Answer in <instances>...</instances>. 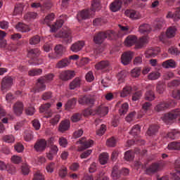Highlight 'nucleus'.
I'll return each instance as SVG.
<instances>
[{"instance_id":"37998d69","label":"nucleus","mask_w":180,"mask_h":180,"mask_svg":"<svg viewBox=\"0 0 180 180\" xmlns=\"http://www.w3.org/2000/svg\"><path fill=\"white\" fill-rule=\"evenodd\" d=\"M54 77H56V75L53 73H49L40 78L43 79L46 84H49L54 79Z\"/></svg>"},{"instance_id":"a211bd4d","label":"nucleus","mask_w":180,"mask_h":180,"mask_svg":"<svg viewBox=\"0 0 180 180\" xmlns=\"http://www.w3.org/2000/svg\"><path fill=\"white\" fill-rule=\"evenodd\" d=\"M40 54H41V51L39 48L31 49L27 52L28 57L32 59L37 58Z\"/></svg>"},{"instance_id":"e2e57ef3","label":"nucleus","mask_w":180,"mask_h":180,"mask_svg":"<svg viewBox=\"0 0 180 180\" xmlns=\"http://www.w3.org/2000/svg\"><path fill=\"white\" fill-rule=\"evenodd\" d=\"M21 171L22 175H29V173L30 172V168H29V165H22L21 167Z\"/></svg>"},{"instance_id":"c9c22d12","label":"nucleus","mask_w":180,"mask_h":180,"mask_svg":"<svg viewBox=\"0 0 180 180\" xmlns=\"http://www.w3.org/2000/svg\"><path fill=\"white\" fill-rule=\"evenodd\" d=\"M167 89V86L165 84L159 82L156 85V92L159 94V95H162L164 92H165V89Z\"/></svg>"},{"instance_id":"864d4df0","label":"nucleus","mask_w":180,"mask_h":180,"mask_svg":"<svg viewBox=\"0 0 180 180\" xmlns=\"http://www.w3.org/2000/svg\"><path fill=\"white\" fill-rule=\"evenodd\" d=\"M68 174V169L67 167L63 166L60 167V169L58 171V175L60 178H65L67 175Z\"/></svg>"},{"instance_id":"58836bf2","label":"nucleus","mask_w":180,"mask_h":180,"mask_svg":"<svg viewBox=\"0 0 180 180\" xmlns=\"http://www.w3.org/2000/svg\"><path fill=\"white\" fill-rule=\"evenodd\" d=\"M139 32L142 34L150 33V32H151V27L148 24H143L140 25Z\"/></svg>"},{"instance_id":"b1692460","label":"nucleus","mask_w":180,"mask_h":180,"mask_svg":"<svg viewBox=\"0 0 180 180\" xmlns=\"http://www.w3.org/2000/svg\"><path fill=\"white\" fill-rule=\"evenodd\" d=\"M95 115H100V116H106L109 113V108L108 107H98L94 110Z\"/></svg>"},{"instance_id":"f704fd0d","label":"nucleus","mask_w":180,"mask_h":180,"mask_svg":"<svg viewBox=\"0 0 180 180\" xmlns=\"http://www.w3.org/2000/svg\"><path fill=\"white\" fill-rule=\"evenodd\" d=\"M75 105H77V99L76 98L70 99L65 105V110H71V109H74V108L75 107Z\"/></svg>"},{"instance_id":"a19ab883","label":"nucleus","mask_w":180,"mask_h":180,"mask_svg":"<svg viewBox=\"0 0 180 180\" xmlns=\"http://www.w3.org/2000/svg\"><path fill=\"white\" fill-rule=\"evenodd\" d=\"M1 140L4 143H8V144L13 143H15V136H13L12 134L4 135L1 138Z\"/></svg>"},{"instance_id":"774afa93","label":"nucleus","mask_w":180,"mask_h":180,"mask_svg":"<svg viewBox=\"0 0 180 180\" xmlns=\"http://www.w3.org/2000/svg\"><path fill=\"white\" fill-rule=\"evenodd\" d=\"M172 96L177 101H180V89L174 90L172 93Z\"/></svg>"},{"instance_id":"6ab92c4d","label":"nucleus","mask_w":180,"mask_h":180,"mask_svg":"<svg viewBox=\"0 0 180 180\" xmlns=\"http://www.w3.org/2000/svg\"><path fill=\"white\" fill-rule=\"evenodd\" d=\"M159 169L160 165L158 163H153L149 167L146 169V174H147V175H152V174L158 172Z\"/></svg>"},{"instance_id":"4d7b16f0","label":"nucleus","mask_w":180,"mask_h":180,"mask_svg":"<svg viewBox=\"0 0 180 180\" xmlns=\"http://www.w3.org/2000/svg\"><path fill=\"white\" fill-rule=\"evenodd\" d=\"M60 119H61V115L57 114L49 121V123L52 124V126H56V124H58Z\"/></svg>"},{"instance_id":"8fccbe9b","label":"nucleus","mask_w":180,"mask_h":180,"mask_svg":"<svg viewBox=\"0 0 180 180\" xmlns=\"http://www.w3.org/2000/svg\"><path fill=\"white\" fill-rule=\"evenodd\" d=\"M37 17V13L34 12H28L24 15V19L29 22V20H32V19H36Z\"/></svg>"},{"instance_id":"c756f323","label":"nucleus","mask_w":180,"mask_h":180,"mask_svg":"<svg viewBox=\"0 0 180 180\" xmlns=\"http://www.w3.org/2000/svg\"><path fill=\"white\" fill-rule=\"evenodd\" d=\"M162 67L166 69L175 68L176 67V62L172 59L167 60L162 63Z\"/></svg>"},{"instance_id":"49530a36","label":"nucleus","mask_w":180,"mask_h":180,"mask_svg":"<svg viewBox=\"0 0 180 180\" xmlns=\"http://www.w3.org/2000/svg\"><path fill=\"white\" fill-rule=\"evenodd\" d=\"M40 36L34 35L30 39L29 44L31 46H36V44H39V43H40Z\"/></svg>"},{"instance_id":"ea45409f","label":"nucleus","mask_w":180,"mask_h":180,"mask_svg":"<svg viewBox=\"0 0 180 180\" xmlns=\"http://www.w3.org/2000/svg\"><path fill=\"white\" fill-rule=\"evenodd\" d=\"M43 74V70L41 68H34L28 71V75L30 77H36L37 75H41Z\"/></svg>"},{"instance_id":"39448f33","label":"nucleus","mask_w":180,"mask_h":180,"mask_svg":"<svg viewBox=\"0 0 180 180\" xmlns=\"http://www.w3.org/2000/svg\"><path fill=\"white\" fill-rule=\"evenodd\" d=\"M12 85H13V79L11 77H4L1 83V91L4 94L8 92L12 87Z\"/></svg>"},{"instance_id":"bb28decb","label":"nucleus","mask_w":180,"mask_h":180,"mask_svg":"<svg viewBox=\"0 0 180 180\" xmlns=\"http://www.w3.org/2000/svg\"><path fill=\"white\" fill-rule=\"evenodd\" d=\"M176 27L175 26L169 27L166 31V37L168 39H172L173 37H175V34H176Z\"/></svg>"},{"instance_id":"c85d7f7f","label":"nucleus","mask_w":180,"mask_h":180,"mask_svg":"<svg viewBox=\"0 0 180 180\" xmlns=\"http://www.w3.org/2000/svg\"><path fill=\"white\" fill-rule=\"evenodd\" d=\"M160 51L161 50L160 48L148 49L146 52V57L147 58H150V57H155V56H158V53H160Z\"/></svg>"},{"instance_id":"72a5a7b5","label":"nucleus","mask_w":180,"mask_h":180,"mask_svg":"<svg viewBox=\"0 0 180 180\" xmlns=\"http://www.w3.org/2000/svg\"><path fill=\"white\" fill-rule=\"evenodd\" d=\"M120 175H122L120 170H119L118 166H114L112 168L111 176L112 179L117 180L120 178Z\"/></svg>"},{"instance_id":"0e129e2a","label":"nucleus","mask_w":180,"mask_h":180,"mask_svg":"<svg viewBox=\"0 0 180 180\" xmlns=\"http://www.w3.org/2000/svg\"><path fill=\"white\" fill-rule=\"evenodd\" d=\"M70 120H72V123L79 122L81 120V115L79 113L73 114L70 118Z\"/></svg>"},{"instance_id":"a18cd8bd","label":"nucleus","mask_w":180,"mask_h":180,"mask_svg":"<svg viewBox=\"0 0 180 180\" xmlns=\"http://www.w3.org/2000/svg\"><path fill=\"white\" fill-rule=\"evenodd\" d=\"M154 99H155V94H154V91L151 90L146 91L145 94V100L151 102L152 101H154Z\"/></svg>"},{"instance_id":"79ce46f5","label":"nucleus","mask_w":180,"mask_h":180,"mask_svg":"<svg viewBox=\"0 0 180 180\" xmlns=\"http://www.w3.org/2000/svg\"><path fill=\"white\" fill-rule=\"evenodd\" d=\"M132 88L130 86H126L125 87L123 88L120 96L121 98H126L128 95H130L131 94Z\"/></svg>"},{"instance_id":"2f4dec72","label":"nucleus","mask_w":180,"mask_h":180,"mask_svg":"<svg viewBox=\"0 0 180 180\" xmlns=\"http://www.w3.org/2000/svg\"><path fill=\"white\" fill-rule=\"evenodd\" d=\"M63 25H64V20H57L55 22V25H51V32L52 33H56V32H57V30H58V29H60V27H63Z\"/></svg>"},{"instance_id":"412c9836","label":"nucleus","mask_w":180,"mask_h":180,"mask_svg":"<svg viewBox=\"0 0 180 180\" xmlns=\"http://www.w3.org/2000/svg\"><path fill=\"white\" fill-rule=\"evenodd\" d=\"M146 44H148V37H142L138 41L136 40V44L135 45L136 49H143L146 46Z\"/></svg>"},{"instance_id":"4be33fe9","label":"nucleus","mask_w":180,"mask_h":180,"mask_svg":"<svg viewBox=\"0 0 180 180\" xmlns=\"http://www.w3.org/2000/svg\"><path fill=\"white\" fill-rule=\"evenodd\" d=\"M91 15L89 14V10H83L78 13L77 15V18L79 21L89 19Z\"/></svg>"},{"instance_id":"13d9d810","label":"nucleus","mask_w":180,"mask_h":180,"mask_svg":"<svg viewBox=\"0 0 180 180\" xmlns=\"http://www.w3.org/2000/svg\"><path fill=\"white\" fill-rule=\"evenodd\" d=\"M106 146L108 147H116V139L115 137H111L106 141Z\"/></svg>"},{"instance_id":"aec40b11","label":"nucleus","mask_w":180,"mask_h":180,"mask_svg":"<svg viewBox=\"0 0 180 180\" xmlns=\"http://www.w3.org/2000/svg\"><path fill=\"white\" fill-rule=\"evenodd\" d=\"M15 29L18 32H21L22 33H27V32H30V27H29V25L23 22H18L15 25Z\"/></svg>"},{"instance_id":"6e6d98bb","label":"nucleus","mask_w":180,"mask_h":180,"mask_svg":"<svg viewBox=\"0 0 180 180\" xmlns=\"http://www.w3.org/2000/svg\"><path fill=\"white\" fill-rule=\"evenodd\" d=\"M141 74V69H140V68H135L131 71V75L134 78H137L140 77Z\"/></svg>"},{"instance_id":"680f3d73","label":"nucleus","mask_w":180,"mask_h":180,"mask_svg":"<svg viewBox=\"0 0 180 180\" xmlns=\"http://www.w3.org/2000/svg\"><path fill=\"white\" fill-rule=\"evenodd\" d=\"M105 131H106V125L102 124L100 129H97L96 133L97 136H103V134H105Z\"/></svg>"},{"instance_id":"393cba45","label":"nucleus","mask_w":180,"mask_h":180,"mask_svg":"<svg viewBox=\"0 0 180 180\" xmlns=\"http://www.w3.org/2000/svg\"><path fill=\"white\" fill-rule=\"evenodd\" d=\"M126 16L130 18L133 20H136L137 19H140V15L136 12L134 10H126L124 12Z\"/></svg>"},{"instance_id":"09e8293b","label":"nucleus","mask_w":180,"mask_h":180,"mask_svg":"<svg viewBox=\"0 0 180 180\" xmlns=\"http://www.w3.org/2000/svg\"><path fill=\"white\" fill-rule=\"evenodd\" d=\"M141 131V127H140V125L136 124L132 127L130 131V134H132V136H139Z\"/></svg>"},{"instance_id":"69168bd1","label":"nucleus","mask_w":180,"mask_h":180,"mask_svg":"<svg viewBox=\"0 0 180 180\" xmlns=\"http://www.w3.org/2000/svg\"><path fill=\"white\" fill-rule=\"evenodd\" d=\"M91 154H92V150L91 149L86 150L83 153H82V154L80 155V158L82 159L88 158V157L91 155Z\"/></svg>"},{"instance_id":"a878e982","label":"nucleus","mask_w":180,"mask_h":180,"mask_svg":"<svg viewBox=\"0 0 180 180\" xmlns=\"http://www.w3.org/2000/svg\"><path fill=\"white\" fill-rule=\"evenodd\" d=\"M79 86H81V78L79 77L75 78L69 84V89L72 91Z\"/></svg>"},{"instance_id":"5fc2aeb1","label":"nucleus","mask_w":180,"mask_h":180,"mask_svg":"<svg viewBox=\"0 0 180 180\" xmlns=\"http://www.w3.org/2000/svg\"><path fill=\"white\" fill-rule=\"evenodd\" d=\"M23 12V5L21 4H16L14 8V15H20Z\"/></svg>"},{"instance_id":"bf43d9fd","label":"nucleus","mask_w":180,"mask_h":180,"mask_svg":"<svg viewBox=\"0 0 180 180\" xmlns=\"http://www.w3.org/2000/svg\"><path fill=\"white\" fill-rule=\"evenodd\" d=\"M24 139L26 141H32L33 139V134L30 131H25L24 133Z\"/></svg>"},{"instance_id":"9b49d317","label":"nucleus","mask_w":180,"mask_h":180,"mask_svg":"<svg viewBox=\"0 0 180 180\" xmlns=\"http://www.w3.org/2000/svg\"><path fill=\"white\" fill-rule=\"evenodd\" d=\"M71 64V60L68 58H65L58 61L56 64L55 68H58V70H63L64 68H67Z\"/></svg>"},{"instance_id":"f03ea898","label":"nucleus","mask_w":180,"mask_h":180,"mask_svg":"<svg viewBox=\"0 0 180 180\" xmlns=\"http://www.w3.org/2000/svg\"><path fill=\"white\" fill-rule=\"evenodd\" d=\"M178 117V123L180 124V109L176 108L172 110L171 112L165 114L161 119L165 123H166V124H170L174 122V120H175V119H177Z\"/></svg>"},{"instance_id":"4468645a","label":"nucleus","mask_w":180,"mask_h":180,"mask_svg":"<svg viewBox=\"0 0 180 180\" xmlns=\"http://www.w3.org/2000/svg\"><path fill=\"white\" fill-rule=\"evenodd\" d=\"M123 1L121 0H115L110 5V9L112 12H119L122 9Z\"/></svg>"},{"instance_id":"4c0bfd02","label":"nucleus","mask_w":180,"mask_h":180,"mask_svg":"<svg viewBox=\"0 0 180 180\" xmlns=\"http://www.w3.org/2000/svg\"><path fill=\"white\" fill-rule=\"evenodd\" d=\"M164 25H165V20L162 18L155 20L154 22V27L156 30L162 29Z\"/></svg>"},{"instance_id":"6e6552de","label":"nucleus","mask_w":180,"mask_h":180,"mask_svg":"<svg viewBox=\"0 0 180 180\" xmlns=\"http://www.w3.org/2000/svg\"><path fill=\"white\" fill-rule=\"evenodd\" d=\"M133 60V52L127 51L122 54L121 56V63L123 65H129Z\"/></svg>"},{"instance_id":"7c9ffc66","label":"nucleus","mask_w":180,"mask_h":180,"mask_svg":"<svg viewBox=\"0 0 180 180\" xmlns=\"http://www.w3.org/2000/svg\"><path fill=\"white\" fill-rule=\"evenodd\" d=\"M158 130H160V127L158 125H151L147 131V134L148 136H155V134L158 133Z\"/></svg>"},{"instance_id":"052dcab7","label":"nucleus","mask_w":180,"mask_h":180,"mask_svg":"<svg viewBox=\"0 0 180 180\" xmlns=\"http://www.w3.org/2000/svg\"><path fill=\"white\" fill-rule=\"evenodd\" d=\"M141 96H143V91H138L132 95V101H134V102H136V101H139V99H141Z\"/></svg>"},{"instance_id":"e433bc0d","label":"nucleus","mask_w":180,"mask_h":180,"mask_svg":"<svg viewBox=\"0 0 180 180\" xmlns=\"http://www.w3.org/2000/svg\"><path fill=\"white\" fill-rule=\"evenodd\" d=\"M108 161H109V154L103 153L99 155V162L101 165L108 164Z\"/></svg>"},{"instance_id":"0eeeda50","label":"nucleus","mask_w":180,"mask_h":180,"mask_svg":"<svg viewBox=\"0 0 180 180\" xmlns=\"http://www.w3.org/2000/svg\"><path fill=\"white\" fill-rule=\"evenodd\" d=\"M23 109L25 105L22 101H17L13 105V112L15 116H20L23 113Z\"/></svg>"},{"instance_id":"cd10ccee","label":"nucleus","mask_w":180,"mask_h":180,"mask_svg":"<svg viewBox=\"0 0 180 180\" xmlns=\"http://www.w3.org/2000/svg\"><path fill=\"white\" fill-rule=\"evenodd\" d=\"M80 144H82V147L78 149V151H82V150H86V148L92 147L94 141L91 139L85 141H80Z\"/></svg>"},{"instance_id":"338daca9","label":"nucleus","mask_w":180,"mask_h":180,"mask_svg":"<svg viewBox=\"0 0 180 180\" xmlns=\"http://www.w3.org/2000/svg\"><path fill=\"white\" fill-rule=\"evenodd\" d=\"M14 148L17 153H23V150H25V146L23 144L18 143L15 145Z\"/></svg>"},{"instance_id":"7ed1b4c3","label":"nucleus","mask_w":180,"mask_h":180,"mask_svg":"<svg viewBox=\"0 0 180 180\" xmlns=\"http://www.w3.org/2000/svg\"><path fill=\"white\" fill-rule=\"evenodd\" d=\"M55 37L63 39V44H70L72 41V33L69 28H63L55 35Z\"/></svg>"},{"instance_id":"de8ad7c7","label":"nucleus","mask_w":180,"mask_h":180,"mask_svg":"<svg viewBox=\"0 0 180 180\" xmlns=\"http://www.w3.org/2000/svg\"><path fill=\"white\" fill-rule=\"evenodd\" d=\"M128 110H129V104H127V103H124L121 105V108L119 110V113L120 116H124V115H126V113H127Z\"/></svg>"},{"instance_id":"c03bdc74","label":"nucleus","mask_w":180,"mask_h":180,"mask_svg":"<svg viewBox=\"0 0 180 180\" xmlns=\"http://www.w3.org/2000/svg\"><path fill=\"white\" fill-rule=\"evenodd\" d=\"M55 15L54 13H50L48 15H46L45 17V19L44 20V25H47V26H51V22H53V20H54V18H55Z\"/></svg>"},{"instance_id":"f8f14e48","label":"nucleus","mask_w":180,"mask_h":180,"mask_svg":"<svg viewBox=\"0 0 180 180\" xmlns=\"http://www.w3.org/2000/svg\"><path fill=\"white\" fill-rule=\"evenodd\" d=\"M43 91H46V83L43 79H41V77H39L37 79L36 87L34 88V94H36L37 92H41Z\"/></svg>"},{"instance_id":"ddd939ff","label":"nucleus","mask_w":180,"mask_h":180,"mask_svg":"<svg viewBox=\"0 0 180 180\" xmlns=\"http://www.w3.org/2000/svg\"><path fill=\"white\" fill-rule=\"evenodd\" d=\"M84 46H85L84 41H78L71 45L70 50L73 53H78V51H81L84 49Z\"/></svg>"},{"instance_id":"603ef678","label":"nucleus","mask_w":180,"mask_h":180,"mask_svg":"<svg viewBox=\"0 0 180 180\" xmlns=\"http://www.w3.org/2000/svg\"><path fill=\"white\" fill-rule=\"evenodd\" d=\"M167 148L169 150H180V142L173 141L168 144Z\"/></svg>"},{"instance_id":"f3484780","label":"nucleus","mask_w":180,"mask_h":180,"mask_svg":"<svg viewBox=\"0 0 180 180\" xmlns=\"http://www.w3.org/2000/svg\"><path fill=\"white\" fill-rule=\"evenodd\" d=\"M70 120H66L61 121L58 127V131H60V133H64V131H67V130L70 129Z\"/></svg>"},{"instance_id":"f257e3e1","label":"nucleus","mask_w":180,"mask_h":180,"mask_svg":"<svg viewBox=\"0 0 180 180\" xmlns=\"http://www.w3.org/2000/svg\"><path fill=\"white\" fill-rule=\"evenodd\" d=\"M113 37H115V32L108 30L96 34L94 37L93 41L95 44L101 45L105 41V39H113Z\"/></svg>"},{"instance_id":"473e14b6","label":"nucleus","mask_w":180,"mask_h":180,"mask_svg":"<svg viewBox=\"0 0 180 180\" xmlns=\"http://www.w3.org/2000/svg\"><path fill=\"white\" fill-rule=\"evenodd\" d=\"M101 0H92L91 1V12H96V11H99L101 9Z\"/></svg>"},{"instance_id":"20e7f679","label":"nucleus","mask_w":180,"mask_h":180,"mask_svg":"<svg viewBox=\"0 0 180 180\" xmlns=\"http://www.w3.org/2000/svg\"><path fill=\"white\" fill-rule=\"evenodd\" d=\"M75 70H65L59 72L58 78L63 82H68V81H71L72 78H75Z\"/></svg>"},{"instance_id":"9d476101","label":"nucleus","mask_w":180,"mask_h":180,"mask_svg":"<svg viewBox=\"0 0 180 180\" xmlns=\"http://www.w3.org/2000/svg\"><path fill=\"white\" fill-rule=\"evenodd\" d=\"M110 63L108 60H101L95 65V68L98 71H109Z\"/></svg>"},{"instance_id":"2eb2a0df","label":"nucleus","mask_w":180,"mask_h":180,"mask_svg":"<svg viewBox=\"0 0 180 180\" xmlns=\"http://www.w3.org/2000/svg\"><path fill=\"white\" fill-rule=\"evenodd\" d=\"M54 51L56 58H61L65 53V48L62 44H57L54 48Z\"/></svg>"},{"instance_id":"dca6fc26","label":"nucleus","mask_w":180,"mask_h":180,"mask_svg":"<svg viewBox=\"0 0 180 180\" xmlns=\"http://www.w3.org/2000/svg\"><path fill=\"white\" fill-rule=\"evenodd\" d=\"M137 43V37L136 35L128 36L124 41V46L127 47H131Z\"/></svg>"},{"instance_id":"423d86ee","label":"nucleus","mask_w":180,"mask_h":180,"mask_svg":"<svg viewBox=\"0 0 180 180\" xmlns=\"http://www.w3.org/2000/svg\"><path fill=\"white\" fill-rule=\"evenodd\" d=\"M78 102L79 105H88V106H92L95 104V98L91 96H84L79 98Z\"/></svg>"},{"instance_id":"1a4fd4ad","label":"nucleus","mask_w":180,"mask_h":180,"mask_svg":"<svg viewBox=\"0 0 180 180\" xmlns=\"http://www.w3.org/2000/svg\"><path fill=\"white\" fill-rule=\"evenodd\" d=\"M46 147H47V141L44 139H40L34 146V148L37 153H43L46 150Z\"/></svg>"},{"instance_id":"5701e85b","label":"nucleus","mask_w":180,"mask_h":180,"mask_svg":"<svg viewBox=\"0 0 180 180\" xmlns=\"http://www.w3.org/2000/svg\"><path fill=\"white\" fill-rule=\"evenodd\" d=\"M169 106H170L169 103L167 101H162V102H160L159 104H158L155 107V110L156 112H162V110H165L168 109Z\"/></svg>"},{"instance_id":"3c124183","label":"nucleus","mask_w":180,"mask_h":180,"mask_svg":"<svg viewBox=\"0 0 180 180\" xmlns=\"http://www.w3.org/2000/svg\"><path fill=\"white\" fill-rule=\"evenodd\" d=\"M160 77H161V74L158 72H150L148 75V78L150 81H154L155 79H158L160 78Z\"/></svg>"}]
</instances>
